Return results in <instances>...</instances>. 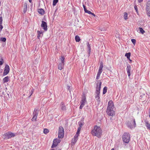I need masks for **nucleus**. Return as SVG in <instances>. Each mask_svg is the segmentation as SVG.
<instances>
[{
  "label": "nucleus",
  "mask_w": 150,
  "mask_h": 150,
  "mask_svg": "<svg viewBox=\"0 0 150 150\" xmlns=\"http://www.w3.org/2000/svg\"><path fill=\"white\" fill-rule=\"evenodd\" d=\"M38 116L33 115V117L32 119V121H36Z\"/></svg>",
  "instance_id": "473e14b6"
},
{
  "label": "nucleus",
  "mask_w": 150,
  "mask_h": 150,
  "mask_svg": "<svg viewBox=\"0 0 150 150\" xmlns=\"http://www.w3.org/2000/svg\"><path fill=\"white\" fill-rule=\"evenodd\" d=\"M79 135L76 134L74 136V138L78 139V137Z\"/></svg>",
  "instance_id": "49530a36"
},
{
  "label": "nucleus",
  "mask_w": 150,
  "mask_h": 150,
  "mask_svg": "<svg viewBox=\"0 0 150 150\" xmlns=\"http://www.w3.org/2000/svg\"><path fill=\"white\" fill-rule=\"evenodd\" d=\"M87 46L88 47V50H89V51H90V52L91 51V47H90V45L89 43L88 42L87 43Z\"/></svg>",
  "instance_id": "4c0bfd02"
},
{
  "label": "nucleus",
  "mask_w": 150,
  "mask_h": 150,
  "mask_svg": "<svg viewBox=\"0 0 150 150\" xmlns=\"http://www.w3.org/2000/svg\"><path fill=\"white\" fill-rule=\"evenodd\" d=\"M113 109H107L106 112L108 115L109 116H113L115 115V111L113 110Z\"/></svg>",
  "instance_id": "9d476101"
},
{
  "label": "nucleus",
  "mask_w": 150,
  "mask_h": 150,
  "mask_svg": "<svg viewBox=\"0 0 150 150\" xmlns=\"http://www.w3.org/2000/svg\"><path fill=\"white\" fill-rule=\"evenodd\" d=\"M2 17H0V24H2Z\"/></svg>",
  "instance_id": "c03bdc74"
},
{
  "label": "nucleus",
  "mask_w": 150,
  "mask_h": 150,
  "mask_svg": "<svg viewBox=\"0 0 150 150\" xmlns=\"http://www.w3.org/2000/svg\"><path fill=\"white\" fill-rule=\"evenodd\" d=\"M41 27L45 31L47 30V23L44 21H42V24L41 25Z\"/></svg>",
  "instance_id": "9b49d317"
},
{
  "label": "nucleus",
  "mask_w": 150,
  "mask_h": 150,
  "mask_svg": "<svg viewBox=\"0 0 150 150\" xmlns=\"http://www.w3.org/2000/svg\"><path fill=\"white\" fill-rule=\"evenodd\" d=\"M78 124L79 125V127L81 128L82 127L83 125V123H82L81 122H79Z\"/></svg>",
  "instance_id": "e433bc0d"
},
{
  "label": "nucleus",
  "mask_w": 150,
  "mask_h": 150,
  "mask_svg": "<svg viewBox=\"0 0 150 150\" xmlns=\"http://www.w3.org/2000/svg\"><path fill=\"white\" fill-rule=\"evenodd\" d=\"M130 136L128 133H125L123 137V140L124 142L128 143L130 140Z\"/></svg>",
  "instance_id": "20e7f679"
},
{
  "label": "nucleus",
  "mask_w": 150,
  "mask_h": 150,
  "mask_svg": "<svg viewBox=\"0 0 150 150\" xmlns=\"http://www.w3.org/2000/svg\"><path fill=\"white\" fill-rule=\"evenodd\" d=\"M140 99H141L143 101H145L146 99V97L145 96V94H144L143 95H141L140 96Z\"/></svg>",
  "instance_id": "f3484780"
},
{
  "label": "nucleus",
  "mask_w": 150,
  "mask_h": 150,
  "mask_svg": "<svg viewBox=\"0 0 150 150\" xmlns=\"http://www.w3.org/2000/svg\"><path fill=\"white\" fill-rule=\"evenodd\" d=\"M126 70L128 76L129 77L130 75V71L131 70V67L130 65L129 64L127 65Z\"/></svg>",
  "instance_id": "ddd939ff"
},
{
  "label": "nucleus",
  "mask_w": 150,
  "mask_h": 150,
  "mask_svg": "<svg viewBox=\"0 0 150 150\" xmlns=\"http://www.w3.org/2000/svg\"><path fill=\"white\" fill-rule=\"evenodd\" d=\"M60 107H61V109L62 110H66V107L64 104L63 103H61L60 105Z\"/></svg>",
  "instance_id": "5701e85b"
},
{
  "label": "nucleus",
  "mask_w": 150,
  "mask_h": 150,
  "mask_svg": "<svg viewBox=\"0 0 150 150\" xmlns=\"http://www.w3.org/2000/svg\"><path fill=\"white\" fill-rule=\"evenodd\" d=\"M37 33H38V35L37 36V38L38 39H40V37L42 36H43V33L42 31H40L39 30H38Z\"/></svg>",
  "instance_id": "2eb2a0df"
},
{
  "label": "nucleus",
  "mask_w": 150,
  "mask_h": 150,
  "mask_svg": "<svg viewBox=\"0 0 150 150\" xmlns=\"http://www.w3.org/2000/svg\"><path fill=\"white\" fill-rule=\"evenodd\" d=\"M85 12L86 13H87L89 14H91L93 16H95V15L93 13H92L91 11H88V10H87Z\"/></svg>",
  "instance_id": "c756f323"
},
{
  "label": "nucleus",
  "mask_w": 150,
  "mask_h": 150,
  "mask_svg": "<svg viewBox=\"0 0 150 150\" xmlns=\"http://www.w3.org/2000/svg\"><path fill=\"white\" fill-rule=\"evenodd\" d=\"M83 8H84V11L85 12L87 10L86 8V7L84 5V4H83Z\"/></svg>",
  "instance_id": "79ce46f5"
},
{
  "label": "nucleus",
  "mask_w": 150,
  "mask_h": 150,
  "mask_svg": "<svg viewBox=\"0 0 150 150\" xmlns=\"http://www.w3.org/2000/svg\"><path fill=\"white\" fill-rule=\"evenodd\" d=\"M49 132V131L47 129L45 128L44 129V133L45 134H46L48 133Z\"/></svg>",
  "instance_id": "72a5a7b5"
},
{
  "label": "nucleus",
  "mask_w": 150,
  "mask_h": 150,
  "mask_svg": "<svg viewBox=\"0 0 150 150\" xmlns=\"http://www.w3.org/2000/svg\"><path fill=\"white\" fill-rule=\"evenodd\" d=\"M127 125L128 127L130 129L135 127L136 126L135 120L134 119H133L132 120L127 122Z\"/></svg>",
  "instance_id": "423d86ee"
},
{
  "label": "nucleus",
  "mask_w": 150,
  "mask_h": 150,
  "mask_svg": "<svg viewBox=\"0 0 150 150\" xmlns=\"http://www.w3.org/2000/svg\"><path fill=\"white\" fill-rule=\"evenodd\" d=\"M128 59L129 60V63H131L132 62V60L130 59V58H129V59Z\"/></svg>",
  "instance_id": "603ef678"
},
{
  "label": "nucleus",
  "mask_w": 150,
  "mask_h": 150,
  "mask_svg": "<svg viewBox=\"0 0 150 150\" xmlns=\"http://www.w3.org/2000/svg\"><path fill=\"white\" fill-rule=\"evenodd\" d=\"M86 97L85 95H83L82 96V99L81 100V104L79 107L80 109H81L84 105L86 104Z\"/></svg>",
  "instance_id": "0eeeda50"
},
{
  "label": "nucleus",
  "mask_w": 150,
  "mask_h": 150,
  "mask_svg": "<svg viewBox=\"0 0 150 150\" xmlns=\"http://www.w3.org/2000/svg\"><path fill=\"white\" fill-rule=\"evenodd\" d=\"M3 80L4 83L8 82L9 80V77L8 76L5 77L3 79Z\"/></svg>",
  "instance_id": "4be33fe9"
},
{
  "label": "nucleus",
  "mask_w": 150,
  "mask_h": 150,
  "mask_svg": "<svg viewBox=\"0 0 150 150\" xmlns=\"http://www.w3.org/2000/svg\"><path fill=\"white\" fill-rule=\"evenodd\" d=\"M143 0H138V1L139 3H141L143 1Z\"/></svg>",
  "instance_id": "3c124183"
},
{
  "label": "nucleus",
  "mask_w": 150,
  "mask_h": 150,
  "mask_svg": "<svg viewBox=\"0 0 150 150\" xmlns=\"http://www.w3.org/2000/svg\"><path fill=\"white\" fill-rule=\"evenodd\" d=\"M146 14L147 16L150 17V11L149 10H147L146 11Z\"/></svg>",
  "instance_id": "ea45409f"
},
{
  "label": "nucleus",
  "mask_w": 150,
  "mask_h": 150,
  "mask_svg": "<svg viewBox=\"0 0 150 150\" xmlns=\"http://www.w3.org/2000/svg\"><path fill=\"white\" fill-rule=\"evenodd\" d=\"M51 150H54V149H52Z\"/></svg>",
  "instance_id": "13d9d810"
},
{
  "label": "nucleus",
  "mask_w": 150,
  "mask_h": 150,
  "mask_svg": "<svg viewBox=\"0 0 150 150\" xmlns=\"http://www.w3.org/2000/svg\"><path fill=\"white\" fill-rule=\"evenodd\" d=\"M64 135V131L63 128L60 126L59 128L58 137L59 139L63 138Z\"/></svg>",
  "instance_id": "7ed1b4c3"
},
{
  "label": "nucleus",
  "mask_w": 150,
  "mask_h": 150,
  "mask_svg": "<svg viewBox=\"0 0 150 150\" xmlns=\"http://www.w3.org/2000/svg\"><path fill=\"white\" fill-rule=\"evenodd\" d=\"M150 1H148L147 2V6H146L147 7H149V5H150Z\"/></svg>",
  "instance_id": "a18cd8bd"
},
{
  "label": "nucleus",
  "mask_w": 150,
  "mask_h": 150,
  "mask_svg": "<svg viewBox=\"0 0 150 150\" xmlns=\"http://www.w3.org/2000/svg\"><path fill=\"white\" fill-rule=\"evenodd\" d=\"M101 83H102L101 81L100 80H98L97 81V83L96 84L97 89L96 92L95 98L97 101L98 102H99L100 101L99 94L101 88Z\"/></svg>",
  "instance_id": "f03ea898"
},
{
  "label": "nucleus",
  "mask_w": 150,
  "mask_h": 150,
  "mask_svg": "<svg viewBox=\"0 0 150 150\" xmlns=\"http://www.w3.org/2000/svg\"><path fill=\"white\" fill-rule=\"evenodd\" d=\"M128 14L127 13L125 12L124 15V18L125 20H126L128 19L127 18Z\"/></svg>",
  "instance_id": "cd10ccee"
},
{
  "label": "nucleus",
  "mask_w": 150,
  "mask_h": 150,
  "mask_svg": "<svg viewBox=\"0 0 150 150\" xmlns=\"http://www.w3.org/2000/svg\"><path fill=\"white\" fill-rule=\"evenodd\" d=\"M9 70L10 69L9 66L8 65H6L4 68L3 75L5 76L7 74L9 71Z\"/></svg>",
  "instance_id": "1a4fd4ad"
},
{
  "label": "nucleus",
  "mask_w": 150,
  "mask_h": 150,
  "mask_svg": "<svg viewBox=\"0 0 150 150\" xmlns=\"http://www.w3.org/2000/svg\"><path fill=\"white\" fill-rule=\"evenodd\" d=\"M27 5L25 3L24 4V8L23 9V12L24 13H25L27 11Z\"/></svg>",
  "instance_id": "b1692460"
},
{
  "label": "nucleus",
  "mask_w": 150,
  "mask_h": 150,
  "mask_svg": "<svg viewBox=\"0 0 150 150\" xmlns=\"http://www.w3.org/2000/svg\"><path fill=\"white\" fill-rule=\"evenodd\" d=\"M114 108V104L113 102L110 100L108 102L107 109H113Z\"/></svg>",
  "instance_id": "f8f14e48"
},
{
  "label": "nucleus",
  "mask_w": 150,
  "mask_h": 150,
  "mask_svg": "<svg viewBox=\"0 0 150 150\" xmlns=\"http://www.w3.org/2000/svg\"><path fill=\"white\" fill-rule=\"evenodd\" d=\"M6 40V39L5 38H1L0 39V41L3 42H5Z\"/></svg>",
  "instance_id": "c9c22d12"
},
{
  "label": "nucleus",
  "mask_w": 150,
  "mask_h": 150,
  "mask_svg": "<svg viewBox=\"0 0 150 150\" xmlns=\"http://www.w3.org/2000/svg\"><path fill=\"white\" fill-rule=\"evenodd\" d=\"M103 63L101 62L100 63V67L99 68L98 70L103 71Z\"/></svg>",
  "instance_id": "393cba45"
},
{
  "label": "nucleus",
  "mask_w": 150,
  "mask_h": 150,
  "mask_svg": "<svg viewBox=\"0 0 150 150\" xmlns=\"http://www.w3.org/2000/svg\"><path fill=\"white\" fill-rule=\"evenodd\" d=\"M33 91H34V89H32L31 90V91H30V96L29 97H30L32 95L33 93Z\"/></svg>",
  "instance_id": "a19ab883"
},
{
  "label": "nucleus",
  "mask_w": 150,
  "mask_h": 150,
  "mask_svg": "<svg viewBox=\"0 0 150 150\" xmlns=\"http://www.w3.org/2000/svg\"><path fill=\"white\" fill-rule=\"evenodd\" d=\"M60 59L61 60V62L60 63H64V62L65 58L64 57L61 56V57L60 58Z\"/></svg>",
  "instance_id": "a878e982"
},
{
  "label": "nucleus",
  "mask_w": 150,
  "mask_h": 150,
  "mask_svg": "<svg viewBox=\"0 0 150 150\" xmlns=\"http://www.w3.org/2000/svg\"><path fill=\"white\" fill-rule=\"evenodd\" d=\"M146 11H147V10H149V8H148V7H146Z\"/></svg>",
  "instance_id": "864d4df0"
},
{
  "label": "nucleus",
  "mask_w": 150,
  "mask_h": 150,
  "mask_svg": "<svg viewBox=\"0 0 150 150\" xmlns=\"http://www.w3.org/2000/svg\"><path fill=\"white\" fill-rule=\"evenodd\" d=\"M61 140L58 139H55L53 141V143L52 146V148H53L56 146L58 143L60 142Z\"/></svg>",
  "instance_id": "6e6552de"
},
{
  "label": "nucleus",
  "mask_w": 150,
  "mask_h": 150,
  "mask_svg": "<svg viewBox=\"0 0 150 150\" xmlns=\"http://www.w3.org/2000/svg\"><path fill=\"white\" fill-rule=\"evenodd\" d=\"M38 12L41 15H43L45 13L44 10L42 8L38 9Z\"/></svg>",
  "instance_id": "aec40b11"
},
{
  "label": "nucleus",
  "mask_w": 150,
  "mask_h": 150,
  "mask_svg": "<svg viewBox=\"0 0 150 150\" xmlns=\"http://www.w3.org/2000/svg\"><path fill=\"white\" fill-rule=\"evenodd\" d=\"M75 39L76 42H79L80 40L79 37L78 35L76 36Z\"/></svg>",
  "instance_id": "c85d7f7f"
},
{
  "label": "nucleus",
  "mask_w": 150,
  "mask_h": 150,
  "mask_svg": "<svg viewBox=\"0 0 150 150\" xmlns=\"http://www.w3.org/2000/svg\"><path fill=\"white\" fill-rule=\"evenodd\" d=\"M149 117L150 118V109L149 110Z\"/></svg>",
  "instance_id": "5fc2aeb1"
},
{
  "label": "nucleus",
  "mask_w": 150,
  "mask_h": 150,
  "mask_svg": "<svg viewBox=\"0 0 150 150\" xmlns=\"http://www.w3.org/2000/svg\"><path fill=\"white\" fill-rule=\"evenodd\" d=\"M131 41L134 45H135L136 42V40L135 39H132Z\"/></svg>",
  "instance_id": "58836bf2"
},
{
  "label": "nucleus",
  "mask_w": 150,
  "mask_h": 150,
  "mask_svg": "<svg viewBox=\"0 0 150 150\" xmlns=\"http://www.w3.org/2000/svg\"><path fill=\"white\" fill-rule=\"evenodd\" d=\"M38 109L35 108L33 113V115L38 116Z\"/></svg>",
  "instance_id": "dca6fc26"
},
{
  "label": "nucleus",
  "mask_w": 150,
  "mask_h": 150,
  "mask_svg": "<svg viewBox=\"0 0 150 150\" xmlns=\"http://www.w3.org/2000/svg\"><path fill=\"white\" fill-rule=\"evenodd\" d=\"M58 150H61L60 149H58Z\"/></svg>",
  "instance_id": "052dcab7"
},
{
  "label": "nucleus",
  "mask_w": 150,
  "mask_h": 150,
  "mask_svg": "<svg viewBox=\"0 0 150 150\" xmlns=\"http://www.w3.org/2000/svg\"><path fill=\"white\" fill-rule=\"evenodd\" d=\"M64 63H60L58 65V69L61 70L63 69Z\"/></svg>",
  "instance_id": "4468645a"
},
{
  "label": "nucleus",
  "mask_w": 150,
  "mask_h": 150,
  "mask_svg": "<svg viewBox=\"0 0 150 150\" xmlns=\"http://www.w3.org/2000/svg\"><path fill=\"white\" fill-rule=\"evenodd\" d=\"M102 72V71H100V70L98 71V73H97V76H96V79L98 80L99 79L100 75L101 73Z\"/></svg>",
  "instance_id": "a211bd4d"
},
{
  "label": "nucleus",
  "mask_w": 150,
  "mask_h": 150,
  "mask_svg": "<svg viewBox=\"0 0 150 150\" xmlns=\"http://www.w3.org/2000/svg\"><path fill=\"white\" fill-rule=\"evenodd\" d=\"M79 133H80V132L77 131V132H76V134H77L79 135Z\"/></svg>",
  "instance_id": "8fccbe9b"
},
{
  "label": "nucleus",
  "mask_w": 150,
  "mask_h": 150,
  "mask_svg": "<svg viewBox=\"0 0 150 150\" xmlns=\"http://www.w3.org/2000/svg\"><path fill=\"white\" fill-rule=\"evenodd\" d=\"M28 1L30 3L32 2V0H28Z\"/></svg>",
  "instance_id": "6e6d98bb"
},
{
  "label": "nucleus",
  "mask_w": 150,
  "mask_h": 150,
  "mask_svg": "<svg viewBox=\"0 0 150 150\" xmlns=\"http://www.w3.org/2000/svg\"><path fill=\"white\" fill-rule=\"evenodd\" d=\"M77 140V139L74 137V138L73 139L71 140L72 145H74L75 144Z\"/></svg>",
  "instance_id": "412c9836"
},
{
  "label": "nucleus",
  "mask_w": 150,
  "mask_h": 150,
  "mask_svg": "<svg viewBox=\"0 0 150 150\" xmlns=\"http://www.w3.org/2000/svg\"><path fill=\"white\" fill-rule=\"evenodd\" d=\"M134 8L136 10V11L137 12L138 10H137V6L136 5H135L134 6Z\"/></svg>",
  "instance_id": "de8ad7c7"
},
{
  "label": "nucleus",
  "mask_w": 150,
  "mask_h": 150,
  "mask_svg": "<svg viewBox=\"0 0 150 150\" xmlns=\"http://www.w3.org/2000/svg\"><path fill=\"white\" fill-rule=\"evenodd\" d=\"M107 88L106 87H105L103 89V94H105L107 92Z\"/></svg>",
  "instance_id": "2f4dec72"
},
{
  "label": "nucleus",
  "mask_w": 150,
  "mask_h": 150,
  "mask_svg": "<svg viewBox=\"0 0 150 150\" xmlns=\"http://www.w3.org/2000/svg\"><path fill=\"white\" fill-rule=\"evenodd\" d=\"M4 92H3L2 93H3V94H4Z\"/></svg>",
  "instance_id": "bf43d9fd"
},
{
  "label": "nucleus",
  "mask_w": 150,
  "mask_h": 150,
  "mask_svg": "<svg viewBox=\"0 0 150 150\" xmlns=\"http://www.w3.org/2000/svg\"><path fill=\"white\" fill-rule=\"evenodd\" d=\"M146 126V127L148 129L150 130V124L147 121H144Z\"/></svg>",
  "instance_id": "6ab92c4d"
},
{
  "label": "nucleus",
  "mask_w": 150,
  "mask_h": 150,
  "mask_svg": "<svg viewBox=\"0 0 150 150\" xmlns=\"http://www.w3.org/2000/svg\"><path fill=\"white\" fill-rule=\"evenodd\" d=\"M130 55L131 53L130 52L126 53L125 55V57H126L128 59H129V58H130Z\"/></svg>",
  "instance_id": "bb28decb"
},
{
  "label": "nucleus",
  "mask_w": 150,
  "mask_h": 150,
  "mask_svg": "<svg viewBox=\"0 0 150 150\" xmlns=\"http://www.w3.org/2000/svg\"><path fill=\"white\" fill-rule=\"evenodd\" d=\"M4 62V61L3 59L1 58V60L0 61V65H1L3 64Z\"/></svg>",
  "instance_id": "37998d69"
},
{
  "label": "nucleus",
  "mask_w": 150,
  "mask_h": 150,
  "mask_svg": "<svg viewBox=\"0 0 150 150\" xmlns=\"http://www.w3.org/2000/svg\"><path fill=\"white\" fill-rule=\"evenodd\" d=\"M139 29L140 32L142 34H143L144 33L145 31L143 30V29L142 28L139 27Z\"/></svg>",
  "instance_id": "7c9ffc66"
},
{
  "label": "nucleus",
  "mask_w": 150,
  "mask_h": 150,
  "mask_svg": "<svg viewBox=\"0 0 150 150\" xmlns=\"http://www.w3.org/2000/svg\"><path fill=\"white\" fill-rule=\"evenodd\" d=\"M111 150H114V148H112V149H111Z\"/></svg>",
  "instance_id": "4d7b16f0"
},
{
  "label": "nucleus",
  "mask_w": 150,
  "mask_h": 150,
  "mask_svg": "<svg viewBox=\"0 0 150 150\" xmlns=\"http://www.w3.org/2000/svg\"><path fill=\"white\" fill-rule=\"evenodd\" d=\"M91 133L93 135L100 138L102 135V131L100 127L96 125L92 130Z\"/></svg>",
  "instance_id": "f257e3e1"
},
{
  "label": "nucleus",
  "mask_w": 150,
  "mask_h": 150,
  "mask_svg": "<svg viewBox=\"0 0 150 150\" xmlns=\"http://www.w3.org/2000/svg\"><path fill=\"white\" fill-rule=\"evenodd\" d=\"M81 128V127H79V128L78 129H77V131L80 132Z\"/></svg>",
  "instance_id": "09e8293b"
},
{
  "label": "nucleus",
  "mask_w": 150,
  "mask_h": 150,
  "mask_svg": "<svg viewBox=\"0 0 150 150\" xmlns=\"http://www.w3.org/2000/svg\"><path fill=\"white\" fill-rule=\"evenodd\" d=\"M58 0H53V5L54 6H55L56 4L58 2Z\"/></svg>",
  "instance_id": "f704fd0d"
},
{
  "label": "nucleus",
  "mask_w": 150,
  "mask_h": 150,
  "mask_svg": "<svg viewBox=\"0 0 150 150\" xmlns=\"http://www.w3.org/2000/svg\"><path fill=\"white\" fill-rule=\"evenodd\" d=\"M15 136V134L11 132H8L4 135V139H7Z\"/></svg>",
  "instance_id": "39448f33"
}]
</instances>
